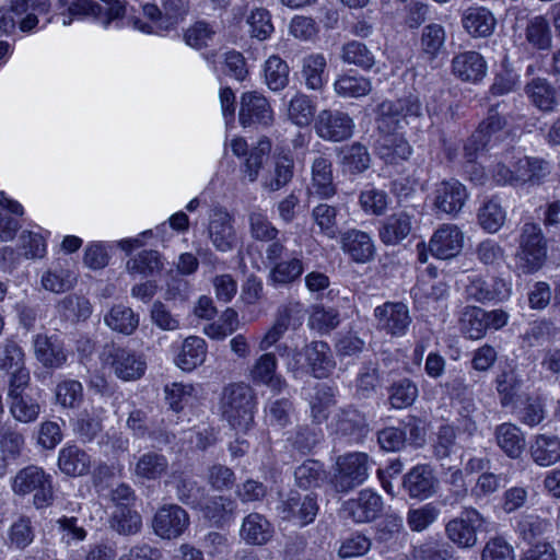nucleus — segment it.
<instances>
[{"label":"nucleus","instance_id":"f257e3e1","mask_svg":"<svg viewBox=\"0 0 560 560\" xmlns=\"http://www.w3.org/2000/svg\"><path fill=\"white\" fill-rule=\"evenodd\" d=\"M163 11L153 3L142 7L143 21L140 16H129L128 23L145 34L162 35L173 30L189 11V0H162Z\"/></svg>","mask_w":560,"mask_h":560},{"label":"nucleus","instance_id":"f03ea898","mask_svg":"<svg viewBox=\"0 0 560 560\" xmlns=\"http://www.w3.org/2000/svg\"><path fill=\"white\" fill-rule=\"evenodd\" d=\"M255 392L245 383H233L223 388L221 411L224 420L236 431L246 432L254 423Z\"/></svg>","mask_w":560,"mask_h":560},{"label":"nucleus","instance_id":"7ed1b4c3","mask_svg":"<svg viewBox=\"0 0 560 560\" xmlns=\"http://www.w3.org/2000/svg\"><path fill=\"white\" fill-rule=\"evenodd\" d=\"M368 477V454L354 452L337 458L330 483L336 492L347 493L361 486Z\"/></svg>","mask_w":560,"mask_h":560},{"label":"nucleus","instance_id":"20e7f679","mask_svg":"<svg viewBox=\"0 0 560 560\" xmlns=\"http://www.w3.org/2000/svg\"><path fill=\"white\" fill-rule=\"evenodd\" d=\"M102 359L106 365L110 366L115 375L122 381L140 378L147 368V363L141 355L114 343L104 347Z\"/></svg>","mask_w":560,"mask_h":560},{"label":"nucleus","instance_id":"39448f33","mask_svg":"<svg viewBox=\"0 0 560 560\" xmlns=\"http://www.w3.org/2000/svg\"><path fill=\"white\" fill-rule=\"evenodd\" d=\"M13 490L18 494L34 493V505L37 509L49 505L52 501V487L49 476L42 468L28 466L14 478Z\"/></svg>","mask_w":560,"mask_h":560},{"label":"nucleus","instance_id":"423d86ee","mask_svg":"<svg viewBox=\"0 0 560 560\" xmlns=\"http://www.w3.org/2000/svg\"><path fill=\"white\" fill-rule=\"evenodd\" d=\"M71 16L78 19L92 18L100 21L106 28L115 20L126 14L125 0H74L68 7Z\"/></svg>","mask_w":560,"mask_h":560},{"label":"nucleus","instance_id":"0eeeda50","mask_svg":"<svg viewBox=\"0 0 560 560\" xmlns=\"http://www.w3.org/2000/svg\"><path fill=\"white\" fill-rule=\"evenodd\" d=\"M316 135L327 141L340 142L349 139L354 129L353 119L338 109H323L314 120Z\"/></svg>","mask_w":560,"mask_h":560},{"label":"nucleus","instance_id":"6e6552de","mask_svg":"<svg viewBox=\"0 0 560 560\" xmlns=\"http://www.w3.org/2000/svg\"><path fill=\"white\" fill-rule=\"evenodd\" d=\"M279 510L283 520L295 521L300 526H306L314 522L319 504L315 493L292 490L281 500Z\"/></svg>","mask_w":560,"mask_h":560},{"label":"nucleus","instance_id":"1a4fd4ad","mask_svg":"<svg viewBox=\"0 0 560 560\" xmlns=\"http://www.w3.org/2000/svg\"><path fill=\"white\" fill-rule=\"evenodd\" d=\"M376 327L392 337L404 336L412 319L409 308L401 302H386L374 310Z\"/></svg>","mask_w":560,"mask_h":560},{"label":"nucleus","instance_id":"9d476101","mask_svg":"<svg viewBox=\"0 0 560 560\" xmlns=\"http://www.w3.org/2000/svg\"><path fill=\"white\" fill-rule=\"evenodd\" d=\"M439 480L433 468L427 464H419L412 467L402 476L401 488L411 499L427 500L435 494Z\"/></svg>","mask_w":560,"mask_h":560},{"label":"nucleus","instance_id":"9b49d317","mask_svg":"<svg viewBox=\"0 0 560 560\" xmlns=\"http://www.w3.org/2000/svg\"><path fill=\"white\" fill-rule=\"evenodd\" d=\"M189 525L188 513L177 504L161 506L152 521L154 533L163 539L179 537Z\"/></svg>","mask_w":560,"mask_h":560},{"label":"nucleus","instance_id":"f8f14e48","mask_svg":"<svg viewBox=\"0 0 560 560\" xmlns=\"http://www.w3.org/2000/svg\"><path fill=\"white\" fill-rule=\"evenodd\" d=\"M380 121L388 130L399 128L401 119L418 118L422 105L417 96L409 95L395 101H384L378 106Z\"/></svg>","mask_w":560,"mask_h":560},{"label":"nucleus","instance_id":"ddd939ff","mask_svg":"<svg viewBox=\"0 0 560 560\" xmlns=\"http://www.w3.org/2000/svg\"><path fill=\"white\" fill-rule=\"evenodd\" d=\"M433 196L434 209L453 217L463 209L468 198L466 187L455 178L436 184Z\"/></svg>","mask_w":560,"mask_h":560},{"label":"nucleus","instance_id":"4468645a","mask_svg":"<svg viewBox=\"0 0 560 560\" xmlns=\"http://www.w3.org/2000/svg\"><path fill=\"white\" fill-rule=\"evenodd\" d=\"M240 122L244 126H270L273 121V112L268 100L257 92H246L241 98Z\"/></svg>","mask_w":560,"mask_h":560},{"label":"nucleus","instance_id":"2eb2a0df","mask_svg":"<svg viewBox=\"0 0 560 560\" xmlns=\"http://www.w3.org/2000/svg\"><path fill=\"white\" fill-rule=\"evenodd\" d=\"M208 234L212 245L222 253L232 250L237 243L232 215L224 209L213 210L208 225Z\"/></svg>","mask_w":560,"mask_h":560},{"label":"nucleus","instance_id":"dca6fc26","mask_svg":"<svg viewBox=\"0 0 560 560\" xmlns=\"http://www.w3.org/2000/svg\"><path fill=\"white\" fill-rule=\"evenodd\" d=\"M482 525V517L476 510H466L460 517L446 525L447 537L460 547H471L477 541V530Z\"/></svg>","mask_w":560,"mask_h":560},{"label":"nucleus","instance_id":"f3484780","mask_svg":"<svg viewBox=\"0 0 560 560\" xmlns=\"http://www.w3.org/2000/svg\"><path fill=\"white\" fill-rule=\"evenodd\" d=\"M463 243L464 235L456 225L443 224L432 235L429 250L436 258L451 259L460 253Z\"/></svg>","mask_w":560,"mask_h":560},{"label":"nucleus","instance_id":"a211bd4d","mask_svg":"<svg viewBox=\"0 0 560 560\" xmlns=\"http://www.w3.org/2000/svg\"><path fill=\"white\" fill-rule=\"evenodd\" d=\"M345 510L355 523H369L381 515L383 500L376 492L364 489L345 503Z\"/></svg>","mask_w":560,"mask_h":560},{"label":"nucleus","instance_id":"6ab92c4d","mask_svg":"<svg viewBox=\"0 0 560 560\" xmlns=\"http://www.w3.org/2000/svg\"><path fill=\"white\" fill-rule=\"evenodd\" d=\"M413 230V215L399 211L385 218L378 228V237L387 246L402 243Z\"/></svg>","mask_w":560,"mask_h":560},{"label":"nucleus","instance_id":"aec40b11","mask_svg":"<svg viewBox=\"0 0 560 560\" xmlns=\"http://www.w3.org/2000/svg\"><path fill=\"white\" fill-rule=\"evenodd\" d=\"M311 374L316 378L328 377L336 368L329 345L325 341H312L303 349Z\"/></svg>","mask_w":560,"mask_h":560},{"label":"nucleus","instance_id":"412c9836","mask_svg":"<svg viewBox=\"0 0 560 560\" xmlns=\"http://www.w3.org/2000/svg\"><path fill=\"white\" fill-rule=\"evenodd\" d=\"M332 425L336 434L349 436L354 441H360L369 432L365 416L352 407L340 409L334 416Z\"/></svg>","mask_w":560,"mask_h":560},{"label":"nucleus","instance_id":"4be33fe9","mask_svg":"<svg viewBox=\"0 0 560 560\" xmlns=\"http://www.w3.org/2000/svg\"><path fill=\"white\" fill-rule=\"evenodd\" d=\"M341 248L355 262L370 261L375 253L374 244L371 236L360 230H349L340 235Z\"/></svg>","mask_w":560,"mask_h":560},{"label":"nucleus","instance_id":"5701e85b","mask_svg":"<svg viewBox=\"0 0 560 560\" xmlns=\"http://www.w3.org/2000/svg\"><path fill=\"white\" fill-rule=\"evenodd\" d=\"M240 536L247 545L264 546L272 538L273 526L262 514L252 512L244 517Z\"/></svg>","mask_w":560,"mask_h":560},{"label":"nucleus","instance_id":"b1692460","mask_svg":"<svg viewBox=\"0 0 560 560\" xmlns=\"http://www.w3.org/2000/svg\"><path fill=\"white\" fill-rule=\"evenodd\" d=\"M453 73L463 81L477 82L486 75V61L476 51H466L454 57Z\"/></svg>","mask_w":560,"mask_h":560},{"label":"nucleus","instance_id":"393cba45","mask_svg":"<svg viewBox=\"0 0 560 560\" xmlns=\"http://www.w3.org/2000/svg\"><path fill=\"white\" fill-rule=\"evenodd\" d=\"M495 23L492 12L483 7L468 8L462 16L463 27L474 37L490 36Z\"/></svg>","mask_w":560,"mask_h":560},{"label":"nucleus","instance_id":"a878e982","mask_svg":"<svg viewBox=\"0 0 560 560\" xmlns=\"http://www.w3.org/2000/svg\"><path fill=\"white\" fill-rule=\"evenodd\" d=\"M446 33L439 23H430L421 30L419 51L423 59L435 60L444 50Z\"/></svg>","mask_w":560,"mask_h":560},{"label":"nucleus","instance_id":"bb28decb","mask_svg":"<svg viewBox=\"0 0 560 560\" xmlns=\"http://www.w3.org/2000/svg\"><path fill=\"white\" fill-rule=\"evenodd\" d=\"M198 510L207 520L217 525H222L235 514L236 502L229 497L215 495L208 498L206 494V499L198 506Z\"/></svg>","mask_w":560,"mask_h":560},{"label":"nucleus","instance_id":"cd10ccee","mask_svg":"<svg viewBox=\"0 0 560 560\" xmlns=\"http://www.w3.org/2000/svg\"><path fill=\"white\" fill-rule=\"evenodd\" d=\"M58 466L68 476H83L90 470L91 458L77 445H69L59 452Z\"/></svg>","mask_w":560,"mask_h":560},{"label":"nucleus","instance_id":"c85d7f7f","mask_svg":"<svg viewBox=\"0 0 560 560\" xmlns=\"http://www.w3.org/2000/svg\"><path fill=\"white\" fill-rule=\"evenodd\" d=\"M376 153L387 164H398L411 154V147L401 137L387 135L382 137L376 145Z\"/></svg>","mask_w":560,"mask_h":560},{"label":"nucleus","instance_id":"c756f323","mask_svg":"<svg viewBox=\"0 0 560 560\" xmlns=\"http://www.w3.org/2000/svg\"><path fill=\"white\" fill-rule=\"evenodd\" d=\"M547 259V241L536 224H527V272L538 271Z\"/></svg>","mask_w":560,"mask_h":560},{"label":"nucleus","instance_id":"7c9ffc66","mask_svg":"<svg viewBox=\"0 0 560 560\" xmlns=\"http://www.w3.org/2000/svg\"><path fill=\"white\" fill-rule=\"evenodd\" d=\"M57 311L63 320L77 324L91 316L92 305L84 296L69 294L58 302Z\"/></svg>","mask_w":560,"mask_h":560},{"label":"nucleus","instance_id":"2f4dec72","mask_svg":"<svg viewBox=\"0 0 560 560\" xmlns=\"http://www.w3.org/2000/svg\"><path fill=\"white\" fill-rule=\"evenodd\" d=\"M312 176V185L316 195L322 198H329L336 194L331 162L328 159L318 156L313 161Z\"/></svg>","mask_w":560,"mask_h":560},{"label":"nucleus","instance_id":"473e14b6","mask_svg":"<svg viewBox=\"0 0 560 560\" xmlns=\"http://www.w3.org/2000/svg\"><path fill=\"white\" fill-rule=\"evenodd\" d=\"M206 353V341L200 337L190 336L185 339L176 363L183 371H191L203 363Z\"/></svg>","mask_w":560,"mask_h":560},{"label":"nucleus","instance_id":"72a5a7b5","mask_svg":"<svg viewBox=\"0 0 560 560\" xmlns=\"http://www.w3.org/2000/svg\"><path fill=\"white\" fill-rule=\"evenodd\" d=\"M174 482L176 497L182 503L192 509H198L202 501H205L207 490L205 487L199 486L194 478L179 474L174 476Z\"/></svg>","mask_w":560,"mask_h":560},{"label":"nucleus","instance_id":"f704fd0d","mask_svg":"<svg viewBox=\"0 0 560 560\" xmlns=\"http://www.w3.org/2000/svg\"><path fill=\"white\" fill-rule=\"evenodd\" d=\"M533 460L540 466H550L560 459V441L553 435H539L530 446Z\"/></svg>","mask_w":560,"mask_h":560},{"label":"nucleus","instance_id":"c9c22d12","mask_svg":"<svg viewBox=\"0 0 560 560\" xmlns=\"http://www.w3.org/2000/svg\"><path fill=\"white\" fill-rule=\"evenodd\" d=\"M104 322L117 332L131 335L139 326V315L128 306L115 305L105 315Z\"/></svg>","mask_w":560,"mask_h":560},{"label":"nucleus","instance_id":"e433bc0d","mask_svg":"<svg viewBox=\"0 0 560 560\" xmlns=\"http://www.w3.org/2000/svg\"><path fill=\"white\" fill-rule=\"evenodd\" d=\"M459 329L469 339H480L487 329L486 311L476 306H467L459 317Z\"/></svg>","mask_w":560,"mask_h":560},{"label":"nucleus","instance_id":"4c0bfd02","mask_svg":"<svg viewBox=\"0 0 560 560\" xmlns=\"http://www.w3.org/2000/svg\"><path fill=\"white\" fill-rule=\"evenodd\" d=\"M9 400V411L14 420L21 423L35 422L42 411V406L32 395L24 394Z\"/></svg>","mask_w":560,"mask_h":560},{"label":"nucleus","instance_id":"58836bf2","mask_svg":"<svg viewBox=\"0 0 560 560\" xmlns=\"http://www.w3.org/2000/svg\"><path fill=\"white\" fill-rule=\"evenodd\" d=\"M36 358L47 368H60L67 360L62 347L55 345L46 335H37L34 340Z\"/></svg>","mask_w":560,"mask_h":560},{"label":"nucleus","instance_id":"ea45409f","mask_svg":"<svg viewBox=\"0 0 560 560\" xmlns=\"http://www.w3.org/2000/svg\"><path fill=\"white\" fill-rule=\"evenodd\" d=\"M340 59L347 65H353L363 70H370L375 65L374 54L365 44L358 40H350L342 45Z\"/></svg>","mask_w":560,"mask_h":560},{"label":"nucleus","instance_id":"a19ab883","mask_svg":"<svg viewBox=\"0 0 560 560\" xmlns=\"http://www.w3.org/2000/svg\"><path fill=\"white\" fill-rule=\"evenodd\" d=\"M164 264L161 254L153 249H145L140 252L137 256L130 258L126 268L129 273H140L145 277L154 276L163 269Z\"/></svg>","mask_w":560,"mask_h":560},{"label":"nucleus","instance_id":"79ce46f5","mask_svg":"<svg viewBox=\"0 0 560 560\" xmlns=\"http://www.w3.org/2000/svg\"><path fill=\"white\" fill-rule=\"evenodd\" d=\"M168 462L166 457L156 452H148L141 455L136 463L135 474L148 480H155L166 472Z\"/></svg>","mask_w":560,"mask_h":560},{"label":"nucleus","instance_id":"37998d69","mask_svg":"<svg viewBox=\"0 0 560 560\" xmlns=\"http://www.w3.org/2000/svg\"><path fill=\"white\" fill-rule=\"evenodd\" d=\"M324 465L315 459H307L294 470L295 482L300 488L319 487L326 480Z\"/></svg>","mask_w":560,"mask_h":560},{"label":"nucleus","instance_id":"c03bdc74","mask_svg":"<svg viewBox=\"0 0 560 560\" xmlns=\"http://www.w3.org/2000/svg\"><path fill=\"white\" fill-rule=\"evenodd\" d=\"M497 440L499 446L512 458L522 455L524 448V436L520 428L504 423L497 430Z\"/></svg>","mask_w":560,"mask_h":560},{"label":"nucleus","instance_id":"a18cd8bd","mask_svg":"<svg viewBox=\"0 0 560 560\" xmlns=\"http://www.w3.org/2000/svg\"><path fill=\"white\" fill-rule=\"evenodd\" d=\"M141 526L140 514L128 506H117L110 517V527L120 535H135Z\"/></svg>","mask_w":560,"mask_h":560},{"label":"nucleus","instance_id":"49530a36","mask_svg":"<svg viewBox=\"0 0 560 560\" xmlns=\"http://www.w3.org/2000/svg\"><path fill=\"white\" fill-rule=\"evenodd\" d=\"M265 82L271 91H281L289 83V66L278 56H271L265 63Z\"/></svg>","mask_w":560,"mask_h":560},{"label":"nucleus","instance_id":"de8ad7c7","mask_svg":"<svg viewBox=\"0 0 560 560\" xmlns=\"http://www.w3.org/2000/svg\"><path fill=\"white\" fill-rule=\"evenodd\" d=\"M504 283L501 280L491 279H476L467 287V296L477 302H487L494 299H500Z\"/></svg>","mask_w":560,"mask_h":560},{"label":"nucleus","instance_id":"09e8293b","mask_svg":"<svg viewBox=\"0 0 560 560\" xmlns=\"http://www.w3.org/2000/svg\"><path fill=\"white\" fill-rule=\"evenodd\" d=\"M304 266L300 258L293 257L290 260H281L270 269V280L273 284H290L301 277Z\"/></svg>","mask_w":560,"mask_h":560},{"label":"nucleus","instance_id":"8fccbe9b","mask_svg":"<svg viewBox=\"0 0 560 560\" xmlns=\"http://www.w3.org/2000/svg\"><path fill=\"white\" fill-rule=\"evenodd\" d=\"M35 533L32 521L27 516H20L12 523L8 532L9 546L24 550L34 540Z\"/></svg>","mask_w":560,"mask_h":560},{"label":"nucleus","instance_id":"3c124183","mask_svg":"<svg viewBox=\"0 0 560 560\" xmlns=\"http://www.w3.org/2000/svg\"><path fill=\"white\" fill-rule=\"evenodd\" d=\"M342 164L352 174H359L369 168L371 158L368 149L360 142H354L341 151Z\"/></svg>","mask_w":560,"mask_h":560},{"label":"nucleus","instance_id":"603ef678","mask_svg":"<svg viewBox=\"0 0 560 560\" xmlns=\"http://www.w3.org/2000/svg\"><path fill=\"white\" fill-rule=\"evenodd\" d=\"M418 397V387L409 378L394 383L389 388V404L393 408L401 409L411 406Z\"/></svg>","mask_w":560,"mask_h":560},{"label":"nucleus","instance_id":"864d4df0","mask_svg":"<svg viewBox=\"0 0 560 560\" xmlns=\"http://www.w3.org/2000/svg\"><path fill=\"white\" fill-rule=\"evenodd\" d=\"M325 68L326 59L323 55H311L304 58L302 74L308 89L317 91L323 88Z\"/></svg>","mask_w":560,"mask_h":560},{"label":"nucleus","instance_id":"5fc2aeb1","mask_svg":"<svg viewBox=\"0 0 560 560\" xmlns=\"http://www.w3.org/2000/svg\"><path fill=\"white\" fill-rule=\"evenodd\" d=\"M77 283L73 272L59 268L46 271L42 277V284L45 290L54 293H63L71 290Z\"/></svg>","mask_w":560,"mask_h":560},{"label":"nucleus","instance_id":"6e6d98bb","mask_svg":"<svg viewBox=\"0 0 560 560\" xmlns=\"http://www.w3.org/2000/svg\"><path fill=\"white\" fill-rule=\"evenodd\" d=\"M314 112L313 102L304 94L295 95L289 103L288 116L298 126H307L314 117Z\"/></svg>","mask_w":560,"mask_h":560},{"label":"nucleus","instance_id":"4d7b16f0","mask_svg":"<svg viewBox=\"0 0 560 560\" xmlns=\"http://www.w3.org/2000/svg\"><path fill=\"white\" fill-rule=\"evenodd\" d=\"M339 312L336 308L316 305L310 316L308 325L312 329L326 334L339 325Z\"/></svg>","mask_w":560,"mask_h":560},{"label":"nucleus","instance_id":"13d9d810","mask_svg":"<svg viewBox=\"0 0 560 560\" xmlns=\"http://www.w3.org/2000/svg\"><path fill=\"white\" fill-rule=\"evenodd\" d=\"M334 88L342 97H361L370 93L371 82L363 77L342 75L335 82Z\"/></svg>","mask_w":560,"mask_h":560},{"label":"nucleus","instance_id":"bf43d9fd","mask_svg":"<svg viewBox=\"0 0 560 560\" xmlns=\"http://www.w3.org/2000/svg\"><path fill=\"white\" fill-rule=\"evenodd\" d=\"M312 218L324 235L329 238L337 237V209L335 207L320 203L313 209Z\"/></svg>","mask_w":560,"mask_h":560},{"label":"nucleus","instance_id":"052dcab7","mask_svg":"<svg viewBox=\"0 0 560 560\" xmlns=\"http://www.w3.org/2000/svg\"><path fill=\"white\" fill-rule=\"evenodd\" d=\"M249 231L254 240L259 242L275 241L279 230L272 225L267 215L260 211H252L248 214Z\"/></svg>","mask_w":560,"mask_h":560},{"label":"nucleus","instance_id":"680f3d73","mask_svg":"<svg viewBox=\"0 0 560 560\" xmlns=\"http://www.w3.org/2000/svg\"><path fill=\"white\" fill-rule=\"evenodd\" d=\"M505 212L494 200L486 202L478 212V221L481 228L490 233L497 232L504 223Z\"/></svg>","mask_w":560,"mask_h":560},{"label":"nucleus","instance_id":"e2e57ef3","mask_svg":"<svg viewBox=\"0 0 560 560\" xmlns=\"http://www.w3.org/2000/svg\"><path fill=\"white\" fill-rule=\"evenodd\" d=\"M271 149L268 139L259 140L257 147L252 149L248 158L245 161L244 173L249 182H255L258 177L259 170L262 167L265 160L268 159Z\"/></svg>","mask_w":560,"mask_h":560},{"label":"nucleus","instance_id":"0e129e2a","mask_svg":"<svg viewBox=\"0 0 560 560\" xmlns=\"http://www.w3.org/2000/svg\"><path fill=\"white\" fill-rule=\"evenodd\" d=\"M506 126V120L502 117L497 108L491 107L488 110L487 117L480 121L476 131V138L485 142L486 147L489 145L493 136L500 132Z\"/></svg>","mask_w":560,"mask_h":560},{"label":"nucleus","instance_id":"69168bd1","mask_svg":"<svg viewBox=\"0 0 560 560\" xmlns=\"http://www.w3.org/2000/svg\"><path fill=\"white\" fill-rule=\"evenodd\" d=\"M249 34L258 40L267 39L273 32L270 13L264 8H257L252 11L247 18Z\"/></svg>","mask_w":560,"mask_h":560},{"label":"nucleus","instance_id":"338daca9","mask_svg":"<svg viewBox=\"0 0 560 560\" xmlns=\"http://www.w3.org/2000/svg\"><path fill=\"white\" fill-rule=\"evenodd\" d=\"M102 429V419L97 415L88 411L82 412L74 424L75 434L84 443L93 441Z\"/></svg>","mask_w":560,"mask_h":560},{"label":"nucleus","instance_id":"774afa93","mask_svg":"<svg viewBox=\"0 0 560 560\" xmlns=\"http://www.w3.org/2000/svg\"><path fill=\"white\" fill-rule=\"evenodd\" d=\"M215 31L205 21H198L184 33L185 43L195 49H202L213 38Z\"/></svg>","mask_w":560,"mask_h":560}]
</instances>
